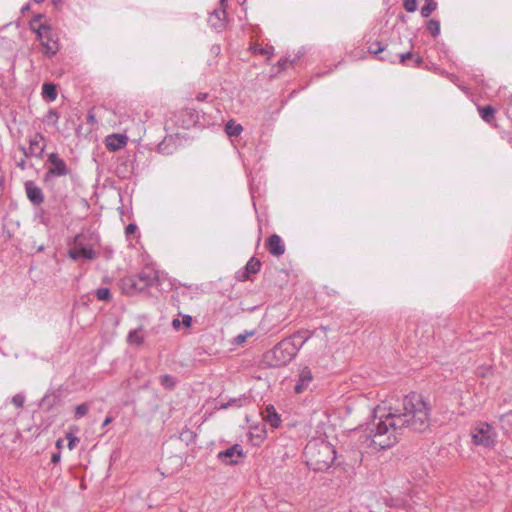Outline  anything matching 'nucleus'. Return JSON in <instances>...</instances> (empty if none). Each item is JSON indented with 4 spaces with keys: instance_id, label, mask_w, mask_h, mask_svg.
<instances>
[{
    "instance_id": "7",
    "label": "nucleus",
    "mask_w": 512,
    "mask_h": 512,
    "mask_svg": "<svg viewBox=\"0 0 512 512\" xmlns=\"http://www.w3.org/2000/svg\"><path fill=\"white\" fill-rule=\"evenodd\" d=\"M35 34L41 42L43 54L47 57L54 56L59 47L57 41L53 40L51 27L48 24H39Z\"/></svg>"
},
{
    "instance_id": "20",
    "label": "nucleus",
    "mask_w": 512,
    "mask_h": 512,
    "mask_svg": "<svg viewBox=\"0 0 512 512\" xmlns=\"http://www.w3.org/2000/svg\"><path fill=\"white\" fill-rule=\"evenodd\" d=\"M42 96L44 99L52 102L57 98V87L52 82H45L42 85Z\"/></svg>"
},
{
    "instance_id": "15",
    "label": "nucleus",
    "mask_w": 512,
    "mask_h": 512,
    "mask_svg": "<svg viewBox=\"0 0 512 512\" xmlns=\"http://www.w3.org/2000/svg\"><path fill=\"white\" fill-rule=\"evenodd\" d=\"M266 248L273 256H280L285 253V245L281 237L277 234L271 235L266 240Z\"/></svg>"
},
{
    "instance_id": "57",
    "label": "nucleus",
    "mask_w": 512,
    "mask_h": 512,
    "mask_svg": "<svg viewBox=\"0 0 512 512\" xmlns=\"http://www.w3.org/2000/svg\"><path fill=\"white\" fill-rule=\"evenodd\" d=\"M179 512H187V511H185V510H184V509H182V508H179Z\"/></svg>"
},
{
    "instance_id": "52",
    "label": "nucleus",
    "mask_w": 512,
    "mask_h": 512,
    "mask_svg": "<svg viewBox=\"0 0 512 512\" xmlns=\"http://www.w3.org/2000/svg\"><path fill=\"white\" fill-rule=\"evenodd\" d=\"M62 443H63V440H62V439H58V440L56 441V447H57V448H61V447H62Z\"/></svg>"
},
{
    "instance_id": "53",
    "label": "nucleus",
    "mask_w": 512,
    "mask_h": 512,
    "mask_svg": "<svg viewBox=\"0 0 512 512\" xmlns=\"http://www.w3.org/2000/svg\"><path fill=\"white\" fill-rule=\"evenodd\" d=\"M259 52H260L261 54H267V53H268V51H267L266 49H260V51H259Z\"/></svg>"
},
{
    "instance_id": "30",
    "label": "nucleus",
    "mask_w": 512,
    "mask_h": 512,
    "mask_svg": "<svg viewBox=\"0 0 512 512\" xmlns=\"http://www.w3.org/2000/svg\"><path fill=\"white\" fill-rule=\"evenodd\" d=\"M295 334H301L297 340H294V344L296 346L300 345V349L312 336V333L308 330L298 331Z\"/></svg>"
},
{
    "instance_id": "56",
    "label": "nucleus",
    "mask_w": 512,
    "mask_h": 512,
    "mask_svg": "<svg viewBox=\"0 0 512 512\" xmlns=\"http://www.w3.org/2000/svg\"><path fill=\"white\" fill-rule=\"evenodd\" d=\"M509 103H510V105L512 106V94H511V95H510V97H509Z\"/></svg>"
},
{
    "instance_id": "17",
    "label": "nucleus",
    "mask_w": 512,
    "mask_h": 512,
    "mask_svg": "<svg viewBox=\"0 0 512 512\" xmlns=\"http://www.w3.org/2000/svg\"><path fill=\"white\" fill-rule=\"evenodd\" d=\"M127 144V137L123 134H112L106 138V147L109 151L114 152Z\"/></svg>"
},
{
    "instance_id": "40",
    "label": "nucleus",
    "mask_w": 512,
    "mask_h": 512,
    "mask_svg": "<svg viewBox=\"0 0 512 512\" xmlns=\"http://www.w3.org/2000/svg\"><path fill=\"white\" fill-rule=\"evenodd\" d=\"M138 230V227L136 224L134 223H130L126 226L125 228V233H126V236L129 238L131 237L132 235H134Z\"/></svg>"
},
{
    "instance_id": "22",
    "label": "nucleus",
    "mask_w": 512,
    "mask_h": 512,
    "mask_svg": "<svg viewBox=\"0 0 512 512\" xmlns=\"http://www.w3.org/2000/svg\"><path fill=\"white\" fill-rule=\"evenodd\" d=\"M243 131L241 124L236 123L234 120H229L225 124V132L229 137H238Z\"/></svg>"
},
{
    "instance_id": "46",
    "label": "nucleus",
    "mask_w": 512,
    "mask_h": 512,
    "mask_svg": "<svg viewBox=\"0 0 512 512\" xmlns=\"http://www.w3.org/2000/svg\"><path fill=\"white\" fill-rule=\"evenodd\" d=\"M17 167H19L21 170L26 169V160L25 158H22L20 161L17 162Z\"/></svg>"
},
{
    "instance_id": "48",
    "label": "nucleus",
    "mask_w": 512,
    "mask_h": 512,
    "mask_svg": "<svg viewBox=\"0 0 512 512\" xmlns=\"http://www.w3.org/2000/svg\"><path fill=\"white\" fill-rule=\"evenodd\" d=\"M181 325V322L179 319H173L172 321V326L175 328V329H178Z\"/></svg>"
},
{
    "instance_id": "21",
    "label": "nucleus",
    "mask_w": 512,
    "mask_h": 512,
    "mask_svg": "<svg viewBox=\"0 0 512 512\" xmlns=\"http://www.w3.org/2000/svg\"><path fill=\"white\" fill-rule=\"evenodd\" d=\"M226 16L225 10H214L212 15L209 18V22L211 23V26L214 28H222L224 27V19Z\"/></svg>"
},
{
    "instance_id": "10",
    "label": "nucleus",
    "mask_w": 512,
    "mask_h": 512,
    "mask_svg": "<svg viewBox=\"0 0 512 512\" xmlns=\"http://www.w3.org/2000/svg\"><path fill=\"white\" fill-rule=\"evenodd\" d=\"M40 140L45 141L44 136L41 134H36L29 140V148L19 146V149L23 152L25 157L42 158L45 145L40 146Z\"/></svg>"
},
{
    "instance_id": "50",
    "label": "nucleus",
    "mask_w": 512,
    "mask_h": 512,
    "mask_svg": "<svg viewBox=\"0 0 512 512\" xmlns=\"http://www.w3.org/2000/svg\"><path fill=\"white\" fill-rule=\"evenodd\" d=\"M54 7L58 8L62 4V0H52Z\"/></svg>"
},
{
    "instance_id": "12",
    "label": "nucleus",
    "mask_w": 512,
    "mask_h": 512,
    "mask_svg": "<svg viewBox=\"0 0 512 512\" xmlns=\"http://www.w3.org/2000/svg\"><path fill=\"white\" fill-rule=\"evenodd\" d=\"M147 287H142L141 282L137 281L135 275L125 277L121 281L122 293L128 296H134L144 292Z\"/></svg>"
},
{
    "instance_id": "37",
    "label": "nucleus",
    "mask_w": 512,
    "mask_h": 512,
    "mask_svg": "<svg viewBox=\"0 0 512 512\" xmlns=\"http://www.w3.org/2000/svg\"><path fill=\"white\" fill-rule=\"evenodd\" d=\"M66 438L68 440V449L69 450H73L77 446V444L80 442V439L78 437H76L75 435H73L72 433H68Z\"/></svg>"
},
{
    "instance_id": "28",
    "label": "nucleus",
    "mask_w": 512,
    "mask_h": 512,
    "mask_svg": "<svg viewBox=\"0 0 512 512\" xmlns=\"http://www.w3.org/2000/svg\"><path fill=\"white\" fill-rule=\"evenodd\" d=\"M59 114L55 109H49L47 114L45 115L43 121L47 124L56 126L59 120Z\"/></svg>"
},
{
    "instance_id": "26",
    "label": "nucleus",
    "mask_w": 512,
    "mask_h": 512,
    "mask_svg": "<svg viewBox=\"0 0 512 512\" xmlns=\"http://www.w3.org/2000/svg\"><path fill=\"white\" fill-rule=\"evenodd\" d=\"M427 30L434 38L438 37L440 34V22L436 19H430L427 22Z\"/></svg>"
},
{
    "instance_id": "51",
    "label": "nucleus",
    "mask_w": 512,
    "mask_h": 512,
    "mask_svg": "<svg viewBox=\"0 0 512 512\" xmlns=\"http://www.w3.org/2000/svg\"><path fill=\"white\" fill-rule=\"evenodd\" d=\"M30 10V4H26L22 7L21 12L24 14L25 12Z\"/></svg>"
},
{
    "instance_id": "38",
    "label": "nucleus",
    "mask_w": 512,
    "mask_h": 512,
    "mask_svg": "<svg viewBox=\"0 0 512 512\" xmlns=\"http://www.w3.org/2000/svg\"><path fill=\"white\" fill-rule=\"evenodd\" d=\"M403 6L407 12H415L417 10V0H404Z\"/></svg>"
},
{
    "instance_id": "55",
    "label": "nucleus",
    "mask_w": 512,
    "mask_h": 512,
    "mask_svg": "<svg viewBox=\"0 0 512 512\" xmlns=\"http://www.w3.org/2000/svg\"><path fill=\"white\" fill-rule=\"evenodd\" d=\"M33 1H34L35 3H38V4H39V3L44 2V0H33Z\"/></svg>"
},
{
    "instance_id": "39",
    "label": "nucleus",
    "mask_w": 512,
    "mask_h": 512,
    "mask_svg": "<svg viewBox=\"0 0 512 512\" xmlns=\"http://www.w3.org/2000/svg\"><path fill=\"white\" fill-rule=\"evenodd\" d=\"M44 17L43 14H37L33 17V19L30 21V28L35 33V30H37V27L39 24H42L40 21Z\"/></svg>"
},
{
    "instance_id": "16",
    "label": "nucleus",
    "mask_w": 512,
    "mask_h": 512,
    "mask_svg": "<svg viewBox=\"0 0 512 512\" xmlns=\"http://www.w3.org/2000/svg\"><path fill=\"white\" fill-rule=\"evenodd\" d=\"M261 414L263 420L272 428H278L281 425V417L273 405H267Z\"/></svg>"
},
{
    "instance_id": "32",
    "label": "nucleus",
    "mask_w": 512,
    "mask_h": 512,
    "mask_svg": "<svg viewBox=\"0 0 512 512\" xmlns=\"http://www.w3.org/2000/svg\"><path fill=\"white\" fill-rule=\"evenodd\" d=\"M88 411H89V405L87 403L79 404L75 407L74 418L76 420H79L82 417H84L88 413Z\"/></svg>"
},
{
    "instance_id": "11",
    "label": "nucleus",
    "mask_w": 512,
    "mask_h": 512,
    "mask_svg": "<svg viewBox=\"0 0 512 512\" xmlns=\"http://www.w3.org/2000/svg\"><path fill=\"white\" fill-rule=\"evenodd\" d=\"M261 263L258 258H250L245 267L235 273L238 281L244 282L251 279V276L260 271Z\"/></svg>"
},
{
    "instance_id": "27",
    "label": "nucleus",
    "mask_w": 512,
    "mask_h": 512,
    "mask_svg": "<svg viewBox=\"0 0 512 512\" xmlns=\"http://www.w3.org/2000/svg\"><path fill=\"white\" fill-rule=\"evenodd\" d=\"M160 384L165 388V389H173L176 385V379L175 377L169 375V374H165V375H162L160 377Z\"/></svg>"
},
{
    "instance_id": "3",
    "label": "nucleus",
    "mask_w": 512,
    "mask_h": 512,
    "mask_svg": "<svg viewBox=\"0 0 512 512\" xmlns=\"http://www.w3.org/2000/svg\"><path fill=\"white\" fill-rule=\"evenodd\" d=\"M301 334H293L277 343L271 350L264 354V361L269 367H283L289 364L300 350V345H295Z\"/></svg>"
},
{
    "instance_id": "5",
    "label": "nucleus",
    "mask_w": 512,
    "mask_h": 512,
    "mask_svg": "<svg viewBox=\"0 0 512 512\" xmlns=\"http://www.w3.org/2000/svg\"><path fill=\"white\" fill-rule=\"evenodd\" d=\"M471 438L473 444L484 448L493 449L497 444V432L495 428L487 422H478L471 428Z\"/></svg>"
},
{
    "instance_id": "34",
    "label": "nucleus",
    "mask_w": 512,
    "mask_h": 512,
    "mask_svg": "<svg viewBox=\"0 0 512 512\" xmlns=\"http://www.w3.org/2000/svg\"><path fill=\"white\" fill-rule=\"evenodd\" d=\"M196 438V434L190 429H185L180 433V439L185 441L187 444L190 442H194Z\"/></svg>"
},
{
    "instance_id": "41",
    "label": "nucleus",
    "mask_w": 512,
    "mask_h": 512,
    "mask_svg": "<svg viewBox=\"0 0 512 512\" xmlns=\"http://www.w3.org/2000/svg\"><path fill=\"white\" fill-rule=\"evenodd\" d=\"M299 57H295L293 58L292 60H290L289 58H284V59H280L278 61V65L280 66L281 69H285L287 67V64L288 63H291V64H295L296 60L298 59Z\"/></svg>"
},
{
    "instance_id": "49",
    "label": "nucleus",
    "mask_w": 512,
    "mask_h": 512,
    "mask_svg": "<svg viewBox=\"0 0 512 512\" xmlns=\"http://www.w3.org/2000/svg\"><path fill=\"white\" fill-rule=\"evenodd\" d=\"M206 98H207V94H205V93H199V94L197 95V99H198V100H200V101H203V100H205Z\"/></svg>"
},
{
    "instance_id": "1",
    "label": "nucleus",
    "mask_w": 512,
    "mask_h": 512,
    "mask_svg": "<svg viewBox=\"0 0 512 512\" xmlns=\"http://www.w3.org/2000/svg\"><path fill=\"white\" fill-rule=\"evenodd\" d=\"M430 422V402L422 394L412 392L402 399L401 409L377 407L372 420L359 436V441L366 447L385 450L398 442L403 429L424 432L429 429Z\"/></svg>"
},
{
    "instance_id": "25",
    "label": "nucleus",
    "mask_w": 512,
    "mask_h": 512,
    "mask_svg": "<svg viewBox=\"0 0 512 512\" xmlns=\"http://www.w3.org/2000/svg\"><path fill=\"white\" fill-rule=\"evenodd\" d=\"M436 9L437 3L434 0H426V4L421 8V16L428 18Z\"/></svg>"
},
{
    "instance_id": "24",
    "label": "nucleus",
    "mask_w": 512,
    "mask_h": 512,
    "mask_svg": "<svg viewBox=\"0 0 512 512\" xmlns=\"http://www.w3.org/2000/svg\"><path fill=\"white\" fill-rule=\"evenodd\" d=\"M478 111L485 122L491 123L494 120L496 110L492 106H478Z\"/></svg>"
},
{
    "instance_id": "19",
    "label": "nucleus",
    "mask_w": 512,
    "mask_h": 512,
    "mask_svg": "<svg viewBox=\"0 0 512 512\" xmlns=\"http://www.w3.org/2000/svg\"><path fill=\"white\" fill-rule=\"evenodd\" d=\"M143 326L130 330L127 335V343L129 345L141 346L144 343Z\"/></svg>"
},
{
    "instance_id": "9",
    "label": "nucleus",
    "mask_w": 512,
    "mask_h": 512,
    "mask_svg": "<svg viewBox=\"0 0 512 512\" xmlns=\"http://www.w3.org/2000/svg\"><path fill=\"white\" fill-rule=\"evenodd\" d=\"M245 453L240 444H234L229 448L220 451L217 454V459L225 465H236L239 463V459L243 458Z\"/></svg>"
},
{
    "instance_id": "44",
    "label": "nucleus",
    "mask_w": 512,
    "mask_h": 512,
    "mask_svg": "<svg viewBox=\"0 0 512 512\" xmlns=\"http://www.w3.org/2000/svg\"><path fill=\"white\" fill-rule=\"evenodd\" d=\"M413 67H420L423 63V58L421 56H416L415 58H413Z\"/></svg>"
},
{
    "instance_id": "36",
    "label": "nucleus",
    "mask_w": 512,
    "mask_h": 512,
    "mask_svg": "<svg viewBox=\"0 0 512 512\" xmlns=\"http://www.w3.org/2000/svg\"><path fill=\"white\" fill-rule=\"evenodd\" d=\"M399 59V63L402 65H408L407 60H412L414 58V55L411 51L405 52V53H399L397 54Z\"/></svg>"
},
{
    "instance_id": "23",
    "label": "nucleus",
    "mask_w": 512,
    "mask_h": 512,
    "mask_svg": "<svg viewBox=\"0 0 512 512\" xmlns=\"http://www.w3.org/2000/svg\"><path fill=\"white\" fill-rule=\"evenodd\" d=\"M500 428L504 433L512 431V410L499 416Z\"/></svg>"
},
{
    "instance_id": "14",
    "label": "nucleus",
    "mask_w": 512,
    "mask_h": 512,
    "mask_svg": "<svg viewBox=\"0 0 512 512\" xmlns=\"http://www.w3.org/2000/svg\"><path fill=\"white\" fill-rule=\"evenodd\" d=\"M312 380L313 374L311 369L308 366L301 368L299 371L298 380L294 387L295 392L297 394L302 393L304 390L308 388Z\"/></svg>"
},
{
    "instance_id": "13",
    "label": "nucleus",
    "mask_w": 512,
    "mask_h": 512,
    "mask_svg": "<svg viewBox=\"0 0 512 512\" xmlns=\"http://www.w3.org/2000/svg\"><path fill=\"white\" fill-rule=\"evenodd\" d=\"M25 192L28 200L33 206H40L44 202V195L40 187L34 181L25 182Z\"/></svg>"
},
{
    "instance_id": "33",
    "label": "nucleus",
    "mask_w": 512,
    "mask_h": 512,
    "mask_svg": "<svg viewBox=\"0 0 512 512\" xmlns=\"http://www.w3.org/2000/svg\"><path fill=\"white\" fill-rule=\"evenodd\" d=\"M368 50L371 54L377 55L378 57L380 54L386 52V46H383L381 42H374L369 46Z\"/></svg>"
},
{
    "instance_id": "47",
    "label": "nucleus",
    "mask_w": 512,
    "mask_h": 512,
    "mask_svg": "<svg viewBox=\"0 0 512 512\" xmlns=\"http://www.w3.org/2000/svg\"><path fill=\"white\" fill-rule=\"evenodd\" d=\"M113 421V418L111 416H107L105 420L102 423V427H106L108 424H110Z\"/></svg>"
},
{
    "instance_id": "8",
    "label": "nucleus",
    "mask_w": 512,
    "mask_h": 512,
    "mask_svg": "<svg viewBox=\"0 0 512 512\" xmlns=\"http://www.w3.org/2000/svg\"><path fill=\"white\" fill-rule=\"evenodd\" d=\"M47 162L50 164V167L43 178L45 183L50 182L54 177H61L70 174V169L67 164L57 153H50L48 155Z\"/></svg>"
},
{
    "instance_id": "45",
    "label": "nucleus",
    "mask_w": 512,
    "mask_h": 512,
    "mask_svg": "<svg viewBox=\"0 0 512 512\" xmlns=\"http://www.w3.org/2000/svg\"><path fill=\"white\" fill-rule=\"evenodd\" d=\"M246 338H247V335L239 334L235 338V343L236 344H242V343H244L246 341Z\"/></svg>"
},
{
    "instance_id": "6",
    "label": "nucleus",
    "mask_w": 512,
    "mask_h": 512,
    "mask_svg": "<svg viewBox=\"0 0 512 512\" xmlns=\"http://www.w3.org/2000/svg\"><path fill=\"white\" fill-rule=\"evenodd\" d=\"M137 281L141 282L142 287L160 286L168 279L167 273L160 271L154 263L146 264L142 270L135 274Z\"/></svg>"
},
{
    "instance_id": "43",
    "label": "nucleus",
    "mask_w": 512,
    "mask_h": 512,
    "mask_svg": "<svg viewBox=\"0 0 512 512\" xmlns=\"http://www.w3.org/2000/svg\"><path fill=\"white\" fill-rule=\"evenodd\" d=\"M60 459H61V453L60 452L53 453L52 456H51V462L53 464L59 463Z\"/></svg>"
},
{
    "instance_id": "18",
    "label": "nucleus",
    "mask_w": 512,
    "mask_h": 512,
    "mask_svg": "<svg viewBox=\"0 0 512 512\" xmlns=\"http://www.w3.org/2000/svg\"><path fill=\"white\" fill-rule=\"evenodd\" d=\"M248 402L249 398L243 394L239 397L230 398L227 402H218L217 409L225 410L229 408H240Z\"/></svg>"
},
{
    "instance_id": "29",
    "label": "nucleus",
    "mask_w": 512,
    "mask_h": 512,
    "mask_svg": "<svg viewBox=\"0 0 512 512\" xmlns=\"http://www.w3.org/2000/svg\"><path fill=\"white\" fill-rule=\"evenodd\" d=\"M95 296L98 300L109 301L111 299V292L107 287H100L95 290Z\"/></svg>"
},
{
    "instance_id": "42",
    "label": "nucleus",
    "mask_w": 512,
    "mask_h": 512,
    "mask_svg": "<svg viewBox=\"0 0 512 512\" xmlns=\"http://www.w3.org/2000/svg\"><path fill=\"white\" fill-rule=\"evenodd\" d=\"M192 322H193V319H192V317H191L190 315H184V316L182 317V324H183L185 327H187V328L191 327Z\"/></svg>"
},
{
    "instance_id": "58",
    "label": "nucleus",
    "mask_w": 512,
    "mask_h": 512,
    "mask_svg": "<svg viewBox=\"0 0 512 512\" xmlns=\"http://www.w3.org/2000/svg\"><path fill=\"white\" fill-rule=\"evenodd\" d=\"M220 1H221V3H224L226 0H220Z\"/></svg>"
},
{
    "instance_id": "54",
    "label": "nucleus",
    "mask_w": 512,
    "mask_h": 512,
    "mask_svg": "<svg viewBox=\"0 0 512 512\" xmlns=\"http://www.w3.org/2000/svg\"><path fill=\"white\" fill-rule=\"evenodd\" d=\"M88 120H89L90 122L94 121V116H93V115H89V116H88Z\"/></svg>"
},
{
    "instance_id": "2",
    "label": "nucleus",
    "mask_w": 512,
    "mask_h": 512,
    "mask_svg": "<svg viewBox=\"0 0 512 512\" xmlns=\"http://www.w3.org/2000/svg\"><path fill=\"white\" fill-rule=\"evenodd\" d=\"M307 465L314 471L327 470L336 459L332 444L324 440H312L304 448Z\"/></svg>"
},
{
    "instance_id": "35",
    "label": "nucleus",
    "mask_w": 512,
    "mask_h": 512,
    "mask_svg": "<svg viewBox=\"0 0 512 512\" xmlns=\"http://www.w3.org/2000/svg\"><path fill=\"white\" fill-rule=\"evenodd\" d=\"M11 403L17 408H22L25 403V396L22 393H18L12 397Z\"/></svg>"
},
{
    "instance_id": "4",
    "label": "nucleus",
    "mask_w": 512,
    "mask_h": 512,
    "mask_svg": "<svg viewBox=\"0 0 512 512\" xmlns=\"http://www.w3.org/2000/svg\"><path fill=\"white\" fill-rule=\"evenodd\" d=\"M99 236L90 231H82L74 239V248L68 251V256H96V246Z\"/></svg>"
},
{
    "instance_id": "31",
    "label": "nucleus",
    "mask_w": 512,
    "mask_h": 512,
    "mask_svg": "<svg viewBox=\"0 0 512 512\" xmlns=\"http://www.w3.org/2000/svg\"><path fill=\"white\" fill-rule=\"evenodd\" d=\"M397 58H398V55L396 53H393L390 50H388L387 46H386V52L383 54H380L378 56V59L380 61H385V62H389V63H396Z\"/></svg>"
}]
</instances>
